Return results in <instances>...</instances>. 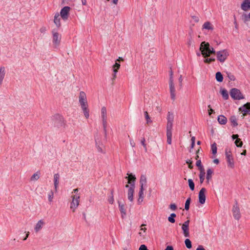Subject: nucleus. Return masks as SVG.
<instances>
[{
    "mask_svg": "<svg viewBox=\"0 0 250 250\" xmlns=\"http://www.w3.org/2000/svg\"><path fill=\"white\" fill-rule=\"evenodd\" d=\"M78 98L79 103L83 112V115L86 119H88L89 117V109H88V104L85 93L83 91H81Z\"/></svg>",
    "mask_w": 250,
    "mask_h": 250,
    "instance_id": "obj_1",
    "label": "nucleus"
},
{
    "mask_svg": "<svg viewBox=\"0 0 250 250\" xmlns=\"http://www.w3.org/2000/svg\"><path fill=\"white\" fill-rule=\"evenodd\" d=\"M200 51L204 58L209 57L211 54H215V51L211 47L208 42H203L200 46Z\"/></svg>",
    "mask_w": 250,
    "mask_h": 250,
    "instance_id": "obj_2",
    "label": "nucleus"
},
{
    "mask_svg": "<svg viewBox=\"0 0 250 250\" xmlns=\"http://www.w3.org/2000/svg\"><path fill=\"white\" fill-rule=\"evenodd\" d=\"M52 44L53 47L58 48L61 44L62 35L60 34L57 28H54L52 31Z\"/></svg>",
    "mask_w": 250,
    "mask_h": 250,
    "instance_id": "obj_3",
    "label": "nucleus"
},
{
    "mask_svg": "<svg viewBox=\"0 0 250 250\" xmlns=\"http://www.w3.org/2000/svg\"><path fill=\"white\" fill-rule=\"evenodd\" d=\"M214 54L216 56L217 61L221 63H223L229 56V52L225 49L215 52Z\"/></svg>",
    "mask_w": 250,
    "mask_h": 250,
    "instance_id": "obj_4",
    "label": "nucleus"
},
{
    "mask_svg": "<svg viewBox=\"0 0 250 250\" xmlns=\"http://www.w3.org/2000/svg\"><path fill=\"white\" fill-rule=\"evenodd\" d=\"M101 118L102 121V124L103 126V129L105 135H106L107 133V109L105 106H103L101 108Z\"/></svg>",
    "mask_w": 250,
    "mask_h": 250,
    "instance_id": "obj_5",
    "label": "nucleus"
},
{
    "mask_svg": "<svg viewBox=\"0 0 250 250\" xmlns=\"http://www.w3.org/2000/svg\"><path fill=\"white\" fill-rule=\"evenodd\" d=\"M230 95L232 98L235 100H240L243 98L240 91L236 88H232L230 90Z\"/></svg>",
    "mask_w": 250,
    "mask_h": 250,
    "instance_id": "obj_6",
    "label": "nucleus"
},
{
    "mask_svg": "<svg viewBox=\"0 0 250 250\" xmlns=\"http://www.w3.org/2000/svg\"><path fill=\"white\" fill-rule=\"evenodd\" d=\"M72 201L70 204V208L73 210V211H74L79 205L80 195H75L72 196Z\"/></svg>",
    "mask_w": 250,
    "mask_h": 250,
    "instance_id": "obj_7",
    "label": "nucleus"
},
{
    "mask_svg": "<svg viewBox=\"0 0 250 250\" xmlns=\"http://www.w3.org/2000/svg\"><path fill=\"white\" fill-rule=\"evenodd\" d=\"M70 10V8L69 6H64L61 9L60 16H61L63 20L66 21L68 19Z\"/></svg>",
    "mask_w": 250,
    "mask_h": 250,
    "instance_id": "obj_8",
    "label": "nucleus"
},
{
    "mask_svg": "<svg viewBox=\"0 0 250 250\" xmlns=\"http://www.w3.org/2000/svg\"><path fill=\"white\" fill-rule=\"evenodd\" d=\"M225 154L228 163V166L230 168H233L234 166V161L230 151H228L227 150H226Z\"/></svg>",
    "mask_w": 250,
    "mask_h": 250,
    "instance_id": "obj_9",
    "label": "nucleus"
},
{
    "mask_svg": "<svg viewBox=\"0 0 250 250\" xmlns=\"http://www.w3.org/2000/svg\"><path fill=\"white\" fill-rule=\"evenodd\" d=\"M189 220H188L187 221L185 222L182 226V229L183 231L184 235L186 237L189 236Z\"/></svg>",
    "mask_w": 250,
    "mask_h": 250,
    "instance_id": "obj_10",
    "label": "nucleus"
},
{
    "mask_svg": "<svg viewBox=\"0 0 250 250\" xmlns=\"http://www.w3.org/2000/svg\"><path fill=\"white\" fill-rule=\"evenodd\" d=\"M206 189L204 188H201L199 193V202L201 204H204L206 201L205 193Z\"/></svg>",
    "mask_w": 250,
    "mask_h": 250,
    "instance_id": "obj_11",
    "label": "nucleus"
},
{
    "mask_svg": "<svg viewBox=\"0 0 250 250\" xmlns=\"http://www.w3.org/2000/svg\"><path fill=\"white\" fill-rule=\"evenodd\" d=\"M169 86L170 98L172 100L174 101L175 99V87L173 81H172L171 80L169 81Z\"/></svg>",
    "mask_w": 250,
    "mask_h": 250,
    "instance_id": "obj_12",
    "label": "nucleus"
},
{
    "mask_svg": "<svg viewBox=\"0 0 250 250\" xmlns=\"http://www.w3.org/2000/svg\"><path fill=\"white\" fill-rule=\"evenodd\" d=\"M239 111L243 113V116L247 114H250V103H248L243 106L240 107Z\"/></svg>",
    "mask_w": 250,
    "mask_h": 250,
    "instance_id": "obj_13",
    "label": "nucleus"
},
{
    "mask_svg": "<svg viewBox=\"0 0 250 250\" xmlns=\"http://www.w3.org/2000/svg\"><path fill=\"white\" fill-rule=\"evenodd\" d=\"M134 189H135V185L134 184H133L129 187V188L128 189V193H127L128 199L131 202L133 201V194L134 192Z\"/></svg>",
    "mask_w": 250,
    "mask_h": 250,
    "instance_id": "obj_14",
    "label": "nucleus"
},
{
    "mask_svg": "<svg viewBox=\"0 0 250 250\" xmlns=\"http://www.w3.org/2000/svg\"><path fill=\"white\" fill-rule=\"evenodd\" d=\"M54 23L56 25L57 28V29H58L61 26V18L59 13H56L54 15Z\"/></svg>",
    "mask_w": 250,
    "mask_h": 250,
    "instance_id": "obj_15",
    "label": "nucleus"
},
{
    "mask_svg": "<svg viewBox=\"0 0 250 250\" xmlns=\"http://www.w3.org/2000/svg\"><path fill=\"white\" fill-rule=\"evenodd\" d=\"M45 224V222L43 220H40L36 224L34 229L36 232H39Z\"/></svg>",
    "mask_w": 250,
    "mask_h": 250,
    "instance_id": "obj_16",
    "label": "nucleus"
},
{
    "mask_svg": "<svg viewBox=\"0 0 250 250\" xmlns=\"http://www.w3.org/2000/svg\"><path fill=\"white\" fill-rule=\"evenodd\" d=\"M233 215L236 219H239L240 217V210L237 206H234L232 208Z\"/></svg>",
    "mask_w": 250,
    "mask_h": 250,
    "instance_id": "obj_17",
    "label": "nucleus"
},
{
    "mask_svg": "<svg viewBox=\"0 0 250 250\" xmlns=\"http://www.w3.org/2000/svg\"><path fill=\"white\" fill-rule=\"evenodd\" d=\"M241 9L246 11L250 9V0H245L241 4Z\"/></svg>",
    "mask_w": 250,
    "mask_h": 250,
    "instance_id": "obj_18",
    "label": "nucleus"
},
{
    "mask_svg": "<svg viewBox=\"0 0 250 250\" xmlns=\"http://www.w3.org/2000/svg\"><path fill=\"white\" fill-rule=\"evenodd\" d=\"M60 175L58 173H56L54 175V188L56 191L57 190V188L59 184Z\"/></svg>",
    "mask_w": 250,
    "mask_h": 250,
    "instance_id": "obj_19",
    "label": "nucleus"
},
{
    "mask_svg": "<svg viewBox=\"0 0 250 250\" xmlns=\"http://www.w3.org/2000/svg\"><path fill=\"white\" fill-rule=\"evenodd\" d=\"M202 29H206L212 31L213 30V26L210 22L206 21L203 24L202 26Z\"/></svg>",
    "mask_w": 250,
    "mask_h": 250,
    "instance_id": "obj_20",
    "label": "nucleus"
},
{
    "mask_svg": "<svg viewBox=\"0 0 250 250\" xmlns=\"http://www.w3.org/2000/svg\"><path fill=\"white\" fill-rule=\"evenodd\" d=\"M145 190L144 188H140V191L139 192V198L138 199V203L139 204H140L143 201L144 196V191Z\"/></svg>",
    "mask_w": 250,
    "mask_h": 250,
    "instance_id": "obj_21",
    "label": "nucleus"
},
{
    "mask_svg": "<svg viewBox=\"0 0 250 250\" xmlns=\"http://www.w3.org/2000/svg\"><path fill=\"white\" fill-rule=\"evenodd\" d=\"M128 175V177H126V178H127L128 179V184H130V186L132 185L133 184H134V182L136 180V177L135 175H133L132 174H127Z\"/></svg>",
    "mask_w": 250,
    "mask_h": 250,
    "instance_id": "obj_22",
    "label": "nucleus"
},
{
    "mask_svg": "<svg viewBox=\"0 0 250 250\" xmlns=\"http://www.w3.org/2000/svg\"><path fill=\"white\" fill-rule=\"evenodd\" d=\"M140 184L141 188H144L146 185V177L144 175L141 176L140 179Z\"/></svg>",
    "mask_w": 250,
    "mask_h": 250,
    "instance_id": "obj_23",
    "label": "nucleus"
},
{
    "mask_svg": "<svg viewBox=\"0 0 250 250\" xmlns=\"http://www.w3.org/2000/svg\"><path fill=\"white\" fill-rule=\"evenodd\" d=\"M118 204H119V208L121 214H122V217H123V215H125V212H125L126 209H125V205L123 203H122L120 201H118Z\"/></svg>",
    "mask_w": 250,
    "mask_h": 250,
    "instance_id": "obj_24",
    "label": "nucleus"
},
{
    "mask_svg": "<svg viewBox=\"0 0 250 250\" xmlns=\"http://www.w3.org/2000/svg\"><path fill=\"white\" fill-rule=\"evenodd\" d=\"M5 76V68L3 66L0 67V85L2 83Z\"/></svg>",
    "mask_w": 250,
    "mask_h": 250,
    "instance_id": "obj_25",
    "label": "nucleus"
},
{
    "mask_svg": "<svg viewBox=\"0 0 250 250\" xmlns=\"http://www.w3.org/2000/svg\"><path fill=\"white\" fill-rule=\"evenodd\" d=\"M174 117V116L173 113L169 111L168 112L167 116V122L173 123Z\"/></svg>",
    "mask_w": 250,
    "mask_h": 250,
    "instance_id": "obj_26",
    "label": "nucleus"
},
{
    "mask_svg": "<svg viewBox=\"0 0 250 250\" xmlns=\"http://www.w3.org/2000/svg\"><path fill=\"white\" fill-rule=\"evenodd\" d=\"M218 121L221 125H225L226 124L227 119L223 115H220L218 117Z\"/></svg>",
    "mask_w": 250,
    "mask_h": 250,
    "instance_id": "obj_27",
    "label": "nucleus"
},
{
    "mask_svg": "<svg viewBox=\"0 0 250 250\" xmlns=\"http://www.w3.org/2000/svg\"><path fill=\"white\" fill-rule=\"evenodd\" d=\"M40 172L38 171L36 173H35L30 178L31 181H36L40 178Z\"/></svg>",
    "mask_w": 250,
    "mask_h": 250,
    "instance_id": "obj_28",
    "label": "nucleus"
},
{
    "mask_svg": "<svg viewBox=\"0 0 250 250\" xmlns=\"http://www.w3.org/2000/svg\"><path fill=\"white\" fill-rule=\"evenodd\" d=\"M173 128V123L167 122V133H172Z\"/></svg>",
    "mask_w": 250,
    "mask_h": 250,
    "instance_id": "obj_29",
    "label": "nucleus"
},
{
    "mask_svg": "<svg viewBox=\"0 0 250 250\" xmlns=\"http://www.w3.org/2000/svg\"><path fill=\"white\" fill-rule=\"evenodd\" d=\"M215 78L218 82H222L223 80V77L221 72H218L215 74Z\"/></svg>",
    "mask_w": 250,
    "mask_h": 250,
    "instance_id": "obj_30",
    "label": "nucleus"
},
{
    "mask_svg": "<svg viewBox=\"0 0 250 250\" xmlns=\"http://www.w3.org/2000/svg\"><path fill=\"white\" fill-rule=\"evenodd\" d=\"M221 93L225 100H227L229 98V94L227 90L225 89H221Z\"/></svg>",
    "mask_w": 250,
    "mask_h": 250,
    "instance_id": "obj_31",
    "label": "nucleus"
},
{
    "mask_svg": "<svg viewBox=\"0 0 250 250\" xmlns=\"http://www.w3.org/2000/svg\"><path fill=\"white\" fill-rule=\"evenodd\" d=\"M212 173H213V171L210 168H208L207 170L206 178L208 182L211 178Z\"/></svg>",
    "mask_w": 250,
    "mask_h": 250,
    "instance_id": "obj_32",
    "label": "nucleus"
},
{
    "mask_svg": "<svg viewBox=\"0 0 250 250\" xmlns=\"http://www.w3.org/2000/svg\"><path fill=\"white\" fill-rule=\"evenodd\" d=\"M205 172L204 169L200 170V173L199 175L200 183H202L205 179Z\"/></svg>",
    "mask_w": 250,
    "mask_h": 250,
    "instance_id": "obj_33",
    "label": "nucleus"
},
{
    "mask_svg": "<svg viewBox=\"0 0 250 250\" xmlns=\"http://www.w3.org/2000/svg\"><path fill=\"white\" fill-rule=\"evenodd\" d=\"M190 202H191V198H190V197H189L187 199L186 203H185V209L186 210H188L189 209Z\"/></svg>",
    "mask_w": 250,
    "mask_h": 250,
    "instance_id": "obj_34",
    "label": "nucleus"
},
{
    "mask_svg": "<svg viewBox=\"0 0 250 250\" xmlns=\"http://www.w3.org/2000/svg\"><path fill=\"white\" fill-rule=\"evenodd\" d=\"M188 186L190 188V189L193 191L194 189V183L193 182L192 179H188Z\"/></svg>",
    "mask_w": 250,
    "mask_h": 250,
    "instance_id": "obj_35",
    "label": "nucleus"
},
{
    "mask_svg": "<svg viewBox=\"0 0 250 250\" xmlns=\"http://www.w3.org/2000/svg\"><path fill=\"white\" fill-rule=\"evenodd\" d=\"M144 114H145V118H146V123L147 124L151 123H152V121L150 119V118L149 116L148 115V114L147 112V111H145L144 112Z\"/></svg>",
    "mask_w": 250,
    "mask_h": 250,
    "instance_id": "obj_36",
    "label": "nucleus"
},
{
    "mask_svg": "<svg viewBox=\"0 0 250 250\" xmlns=\"http://www.w3.org/2000/svg\"><path fill=\"white\" fill-rule=\"evenodd\" d=\"M120 67V64L119 63L116 62L115 63L113 66V72H117Z\"/></svg>",
    "mask_w": 250,
    "mask_h": 250,
    "instance_id": "obj_37",
    "label": "nucleus"
},
{
    "mask_svg": "<svg viewBox=\"0 0 250 250\" xmlns=\"http://www.w3.org/2000/svg\"><path fill=\"white\" fill-rule=\"evenodd\" d=\"M242 20L244 21L245 23H247L249 20H250V17H249V14L248 15L244 14L242 16Z\"/></svg>",
    "mask_w": 250,
    "mask_h": 250,
    "instance_id": "obj_38",
    "label": "nucleus"
},
{
    "mask_svg": "<svg viewBox=\"0 0 250 250\" xmlns=\"http://www.w3.org/2000/svg\"><path fill=\"white\" fill-rule=\"evenodd\" d=\"M185 245L187 248L190 249L192 247L191 242L189 239H186L185 241Z\"/></svg>",
    "mask_w": 250,
    "mask_h": 250,
    "instance_id": "obj_39",
    "label": "nucleus"
},
{
    "mask_svg": "<svg viewBox=\"0 0 250 250\" xmlns=\"http://www.w3.org/2000/svg\"><path fill=\"white\" fill-rule=\"evenodd\" d=\"M212 153L213 154L215 155L217 153V146L216 144L214 143L211 145V146Z\"/></svg>",
    "mask_w": 250,
    "mask_h": 250,
    "instance_id": "obj_40",
    "label": "nucleus"
},
{
    "mask_svg": "<svg viewBox=\"0 0 250 250\" xmlns=\"http://www.w3.org/2000/svg\"><path fill=\"white\" fill-rule=\"evenodd\" d=\"M167 143L171 145L172 143V133H167Z\"/></svg>",
    "mask_w": 250,
    "mask_h": 250,
    "instance_id": "obj_41",
    "label": "nucleus"
},
{
    "mask_svg": "<svg viewBox=\"0 0 250 250\" xmlns=\"http://www.w3.org/2000/svg\"><path fill=\"white\" fill-rule=\"evenodd\" d=\"M48 201L49 202H52V201H53V198H54V193L51 190L48 194Z\"/></svg>",
    "mask_w": 250,
    "mask_h": 250,
    "instance_id": "obj_42",
    "label": "nucleus"
},
{
    "mask_svg": "<svg viewBox=\"0 0 250 250\" xmlns=\"http://www.w3.org/2000/svg\"><path fill=\"white\" fill-rule=\"evenodd\" d=\"M230 121L231 122V123L233 124L234 126H237V120L235 116H231L230 118Z\"/></svg>",
    "mask_w": 250,
    "mask_h": 250,
    "instance_id": "obj_43",
    "label": "nucleus"
},
{
    "mask_svg": "<svg viewBox=\"0 0 250 250\" xmlns=\"http://www.w3.org/2000/svg\"><path fill=\"white\" fill-rule=\"evenodd\" d=\"M214 58H208V57L205 58V60H204V62L206 63H210V62H212L215 61Z\"/></svg>",
    "mask_w": 250,
    "mask_h": 250,
    "instance_id": "obj_44",
    "label": "nucleus"
},
{
    "mask_svg": "<svg viewBox=\"0 0 250 250\" xmlns=\"http://www.w3.org/2000/svg\"><path fill=\"white\" fill-rule=\"evenodd\" d=\"M235 144L237 147H241L243 145V142L240 139L238 138L235 140Z\"/></svg>",
    "mask_w": 250,
    "mask_h": 250,
    "instance_id": "obj_45",
    "label": "nucleus"
},
{
    "mask_svg": "<svg viewBox=\"0 0 250 250\" xmlns=\"http://www.w3.org/2000/svg\"><path fill=\"white\" fill-rule=\"evenodd\" d=\"M196 165L197 167H198L200 170H202L204 169L203 166L201 165V160H198L196 162Z\"/></svg>",
    "mask_w": 250,
    "mask_h": 250,
    "instance_id": "obj_46",
    "label": "nucleus"
},
{
    "mask_svg": "<svg viewBox=\"0 0 250 250\" xmlns=\"http://www.w3.org/2000/svg\"><path fill=\"white\" fill-rule=\"evenodd\" d=\"M193 40L192 37H190L187 42V44L188 46H193Z\"/></svg>",
    "mask_w": 250,
    "mask_h": 250,
    "instance_id": "obj_47",
    "label": "nucleus"
},
{
    "mask_svg": "<svg viewBox=\"0 0 250 250\" xmlns=\"http://www.w3.org/2000/svg\"><path fill=\"white\" fill-rule=\"evenodd\" d=\"M109 203L112 204L114 202V198L113 195V191L111 192V196L108 198V200Z\"/></svg>",
    "mask_w": 250,
    "mask_h": 250,
    "instance_id": "obj_48",
    "label": "nucleus"
},
{
    "mask_svg": "<svg viewBox=\"0 0 250 250\" xmlns=\"http://www.w3.org/2000/svg\"><path fill=\"white\" fill-rule=\"evenodd\" d=\"M191 148L192 149L195 145V137H192L191 139Z\"/></svg>",
    "mask_w": 250,
    "mask_h": 250,
    "instance_id": "obj_49",
    "label": "nucleus"
},
{
    "mask_svg": "<svg viewBox=\"0 0 250 250\" xmlns=\"http://www.w3.org/2000/svg\"><path fill=\"white\" fill-rule=\"evenodd\" d=\"M169 208L172 210H175L177 209V206L175 204H171L169 206Z\"/></svg>",
    "mask_w": 250,
    "mask_h": 250,
    "instance_id": "obj_50",
    "label": "nucleus"
},
{
    "mask_svg": "<svg viewBox=\"0 0 250 250\" xmlns=\"http://www.w3.org/2000/svg\"><path fill=\"white\" fill-rule=\"evenodd\" d=\"M141 144L143 146L146 151L147 150L146 144H145V139L144 138L141 141Z\"/></svg>",
    "mask_w": 250,
    "mask_h": 250,
    "instance_id": "obj_51",
    "label": "nucleus"
},
{
    "mask_svg": "<svg viewBox=\"0 0 250 250\" xmlns=\"http://www.w3.org/2000/svg\"><path fill=\"white\" fill-rule=\"evenodd\" d=\"M186 163L188 164V167L190 169L192 168L193 166L192 165V161L190 160H188L187 161Z\"/></svg>",
    "mask_w": 250,
    "mask_h": 250,
    "instance_id": "obj_52",
    "label": "nucleus"
},
{
    "mask_svg": "<svg viewBox=\"0 0 250 250\" xmlns=\"http://www.w3.org/2000/svg\"><path fill=\"white\" fill-rule=\"evenodd\" d=\"M139 250H149L147 249L146 246L145 245H142L140 247Z\"/></svg>",
    "mask_w": 250,
    "mask_h": 250,
    "instance_id": "obj_53",
    "label": "nucleus"
},
{
    "mask_svg": "<svg viewBox=\"0 0 250 250\" xmlns=\"http://www.w3.org/2000/svg\"><path fill=\"white\" fill-rule=\"evenodd\" d=\"M192 19L195 21L196 22H198L199 21V17L196 16H192Z\"/></svg>",
    "mask_w": 250,
    "mask_h": 250,
    "instance_id": "obj_54",
    "label": "nucleus"
},
{
    "mask_svg": "<svg viewBox=\"0 0 250 250\" xmlns=\"http://www.w3.org/2000/svg\"><path fill=\"white\" fill-rule=\"evenodd\" d=\"M169 74H170V77H169V81H171V80L172 81H173V72L171 70L169 72Z\"/></svg>",
    "mask_w": 250,
    "mask_h": 250,
    "instance_id": "obj_55",
    "label": "nucleus"
},
{
    "mask_svg": "<svg viewBox=\"0 0 250 250\" xmlns=\"http://www.w3.org/2000/svg\"><path fill=\"white\" fill-rule=\"evenodd\" d=\"M176 217V215L174 213H171L170 216L168 217L167 219H174V218Z\"/></svg>",
    "mask_w": 250,
    "mask_h": 250,
    "instance_id": "obj_56",
    "label": "nucleus"
},
{
    "mask_svg": "<svg viewBox=\"0 0 250 250\" xmlns=\"http://www.w3.org/2000/svg\"><path fill=\"white\" fill-rule=\"evenodd\" d=\"M178 80H179L180 86H182V81H183L182 75H180V77L179 78Z\"/></svg>",
    "mask_w": 250,
    "mask_h": 250,
    "instance_id": "obj_57",
    "label": "nucleus"
},
{
    "mask_svg": "<svg viewBox=\"0 0 250 250\" xmlns=\"http://www.w3.org/2000/svg\"><path fill=\"white\" fill-rule=\"evenodd\" d=\"M165 250H173V248L171 246H167Z\"/></svg>",
    "mask_w": 250,
    "mask_h": 250,
    "instance_id": "obj_58",
    "label": "nucleus"
},
{
    "mask_svg": "<svg viewBox=\"0 0 250 250\" xmlns=\"http://www.w3.org/2000/svg\"><path fill=\"white\" fill-rule=\"evenodd\" d=\"M208 107L209 108V109L208 110V114L210 115L211 113L213 112V110L210 108V105L208 106Z\"/></svg>",
    "mask_w": 250,
    "mask_h": 250,
    "instance_id": "obj_59",
    "label": "nucleus"
},
{
    "mask_svg": "<svg viewBox=\"0 0 250 250\" xmlns=\"http://www.w3.org/2000/svg\"><path fill=\"white\" fill-rule=\"evenodd\" d=\"M196 250H206L202 246L200 245L196 249Z\"/></svg>",
    "mask_w": 250,
    "mask_h": 250,
    "instance_id": "obj_60",
    "label": "nucleus"
},
{
    "mask_svg": "<svg viewBox=\"0 0 250 250\" xmlns=\"http://www.w3.org/2000/svg\"><path fill=\"white\" fill-rule=\"evenodd\" d=\"M130 144L132 147H134L135 146V144L132 140H130Z\"/></svg>",
    "mask_w": 250,
    "mask_h": 250,
    "instance_id": "obj_61",
    "label": "nucleus"
},
{
    "mask_svg": "<svg viewBox=\"0 0 250 250\" xmlns=\"http://www.w3.org/2000/svg\"><path fill=\"white\" fill-rule=\"evenodd\" d=\"M146 226V225L145 224H142L141 226V230H143L144 232H145V231L146 230V228H143V226Z\"/></svg>",
    "mask_w": 250,
    "mask_h": 250,
    "instance_id": "obj_62",
    "label": "nucleus"
},
{
    "mask_svg": "<svg viewBox=\"0 0 250 250\" xmlns=\"http://www.w3.org/2000/svg\"><path fill=\"white\" fill-rule=\"evenodd\" d=\"M232 139H233V140H234V139H236V140L237 139H238V135L237 134L233 135L232 136Z\"/></svg>",
    "mask_w": 250,
    "mask_h": 250,
    "instance_id": "obj_63",
    "label": "nucleus"
},
{
    "mask_svg": "<svg viewBox=\"0 0 250 250\" xmlns=\"http://www.w3.org/2000/svg\"><path fill=\"white\" fill-rule=\"evenodd\" d=\"M29 232H28L26 233V234L25 236H24V238L23 239V240H24H24H26V239L28 238V236H29Z\"/></svg>",
    "mask_w": 250,
    "mask_h": 250,
    "instance_id": "obj_64",
    "label": "nucleus"
}]
</instances>
